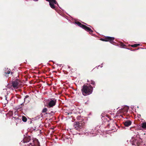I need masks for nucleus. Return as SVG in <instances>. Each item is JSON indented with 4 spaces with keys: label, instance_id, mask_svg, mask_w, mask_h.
Instances as JSON below:
<instances>
[{
    "label": "nucleus",
    "instance_id": "nucleus-13",
    "mask_svg": "<svg viewBox=\"0 0 146 146\" xmlns=\"http://www.w3.org/2000/svg\"><path fill=\"white\" fill-rule=\"evenodd\" d=\"M14 120H15V122H16V123H17V122H21V119H19L17 118H16V117L14 118Z\"/></svg>",
    "mask_w": 146,
    "mask_h": 146
},
{
    "label": "nucleus",
    "instance_id": "nucleus-7",
    "mask_svg": "<svg viewBox=\"0 0 146 146\" xmlns=\"http://www.w3.org/2000/svg\"><path fill=\"white\" fill-rule=\"evenodd\" d=\"M20 82V80L18 79H16L15 81L12 82V86L15 89H17L18 88Z\"/></svg>",
    "mask_w": 146,
    "mask_h": 146
},
{
    "label": "nucleus",
    "instance_id": "nucleus-16",
    "mask_svg": "<svg viewBox=\"0 0 146 146\" xmlns=\"http://www.w3.org/2000/svg\"><path fill=\"white\" fill-rule=\"evenodd\" d=\"M96 131H94V130L92 131H91L90 132V133L91 134H93V136H95V134H96Z\"/></svg>",
    "mask_w": 146,
    "mask_h": 146
},
{
    "label": "nucleus",
    "instance_id": "nucleus-12",
    "mask_svg": "<svg viewBox=\"0 0 146 146\" xmlns=\"http://www.w3.org/2000/svg\"><path fill=\"white\" fill-rule=\"evenodd\" d=\"M142 127L144 129H146V122L142 123Z\"/></svg>",
    "mask_w": 146,
    "mask_h": 146
},
{
    "label": "nucleus",
    "instance_id": "nucleus-15",
    "mask_svg": "<svg viewBox=\"0 0 146 146\" xmlns=\"http://www.w3.org/2000/svg\"><path fill=\"white\" fill-rule=\"evenodd\" d=\"M22 120L24 122H26L27 121V118L25 116H23L22 117Z\"/></svg>",
    "mask_w": 146,
    "mask_h": 146
},
{
    "label": "nucleus",
    "instance_id": "nucleus-5",
    "mask_svg": "<svg viewBox=\"0 0 146 146\" xmlns=\"http://www.w3.org/2000/svg\"><path fill=\"white\" fill-rule=\"evenodd\" d=\"M75 23L78 25V26L84 29L85 30L91 33L92 32V31L90 28L87 27L84 25L82 24L80 22H75Z\"/></svg>",
    "mask_w": 146,
    "mask_h": 146
},
{
    "label": "nucleus",
    "instance_id": "nucleus-1",
    "mask_svg": "<svg viewBox=\"0 0 146 146\" xmlns=\"http://www.w3.org/2000/svg\"><path fill=\"white\" fill-rule=\"evenodd\" d=\"M93 90V88L92 86L89 85H84L82 89V94L84 96H87L91 94Z\"/></svg>",
    "mask_w": 146,
    "mask_h": 146
},
{
    "label": "nucleus",
    "instance_id": "nucleus-25",
    "mask_svg": "<svg viewBox=\"0 0 146 146\" xmlns=\"http://www.w3.org/2000/svg\"><path fill=\"white\" fill-rule=\"evenodd\" d=\"M140 116V115H139V116Z\"/></svg>",
    "mask_w": 146,
    "mask_h": 146
},
{
    "label": "nucleus",
    "instance_id": "nucleus-18",
    "mask_svg": "<svg viewBox=\"0 0 146 146\" xmlns=\"http://www.w3.org/2000/svg\"><path fill=\"white\" fill-rule=\"evenodd\" d=\"M90 83L91 84L93 85H95V83L92 80H91L90 82Z\"/></svg>",
    "mask_w": 146,
    "mask_h": 146
},
{
    "label": "nucleus",
    "instance_id": "nucleus-22",
    "mask_svg": "<svg viewBox=\"0 0 146 146\" xmlns=\"http://www.w3.org/2000/svg\"><path fill=\"white\" fill-rule=\"evenodd\" d=\"M121 46L123 47L124 46V45L122 43H121Z\"/></svg>",
    "mask_w": 146,
    "mask_h": 146
},
{
    "label": "nucleus",
    "instance_id": "nucleus-20",
    "mask_svg": "<svg viewBox=\"0 0 146 146\" xmlns=\"http://www.w3.org/2000/svg\"><path fill=\"white\" fill-rule=\"evenodd\" d=\"M54 111H51L50 113H49V114L51 115H53L54 114Z\"/></svg>",
    "mask_w": 146,
    "mask_h": 146
},
{
    "label": "nucleus",
    "instance_id": "nucleus-10",
    "mask_svg": "<svg viewBox=\"0 0 146 146\" xmlns=\"http://www.w3.org/2000/svg\"><path fill=\"white\" fill-rule=\"evenodd\" d=\"M131 141L132 142V145H139L138 141L136 139L133 140V139H132Z\"/></svg>",
    "mask_w": 146,
    "mask_h": 146
},
{
    "label": "nucleus",
    "instance_id": "nucleus-11",
    "mask_svg": "<svg viewBox=\"0 0 146 146\" xmlns=\"http://www.w3.org/2000/svg\"><path fill=\"white\" fill-rule=\"evenodd\" d=\"M37 144V146H40L39 143L38 141H36ZM27 146H36L35 144V142H33V143H29Z\"/></svg>",
    "mask_w": 146,
    "mask_h": 146
},
{
    "label": "nucleus",
    "instance_id": "nucleus-4",
    "mask_svg": "<svg viewBox=\"0 0 146 146\" xmlns=\"http://www.w3.org/2000/svg\"><path fill=\"white\" fill-rule=\"evenodd\" d=\"M129 107L125 106L122 107L117 111L118 113H123L125 114L128 111Z\"/></svg>",
    "mask_w": 146,
    "mask_h": 146
},
{
    "label": "nucleus",
    "instance_id": "nucleus-14",
    "mask_svg": "<svg viewBox=\"0 0 146 146\" xmlns=\"http://www.w3.org/2000/svg\"><path fill=\"white\" fill-rule=\"evenodd\" d=\"M47 111V109L46 108H44L42 110V113H46V114L47 113H46V112Z\"/></svg>",
    "mask_w": 146,
    "mask_h": 146
},
{
    "label": "nucleus",
    "instance_id": "nucleus-3",
    "mask_svg": "<svg viewBox=\"0 0 146 146\" xmlns=\"http://www.w3.org/2000/svg\"><path fill=\"white\" fill-rule=\"evenodd\" d=\"M56 100L54 99H52L48 100L47 107L48 108L53 107L56 105Z\"/></svg>",
    "mask_w": 146,
    "mask_h": 146
},
{
    "label": "nucleus",
    "instance_id": "nucleus-19",
    "mask_svg": "<svg viewBox=\"0 0 146 146\" xmlns=\"http://www.w3.org/2000/svg\"><path fill=\"white\" fill-rule=\"evenodd\" d=\"M10 70L9 69V70H8V71L7 72H5L7 74H10Z\"/></svg>",
    "mask_w": 146,
    "mask_h": 146
},
{
    "label": "nucleus",
    "instance_id": "nucleus-17",
    "mask_svg": "<svg viewBox=\"0 0 146 146\" xmlns=\"http://www.w3.org/2000/svg\"><path fill=\"white\" fill-rule=\"evenodd\" d=\"M139 45H140V44H134L133 45H131V46L133 47H137V46H139Z\"/></svg>",
    "mask_w": 146,
    "mask_h": 146
},
{
    "label": "nucleus",
    "instance_id": "nucleus-6",
    "mask_svg": "<svg viewBox=\"0 0 146 146\" xmlns=\"http://www.w3.org/2000/svg\"><path fill=\"white\" fill-rule=\"evenodd\" d=\"M48 1L49 3V5L50 7L53 9H54L55 7L54 5L55 4H57L58 5V4L55 0H46Z\"/></svg>",
    "mask_w": 146,
    "mask_h": 146
},
{
    "label": "nucleus",
    "instance_id": "nucleus-23",
    "mask_svg": "<svg viewBox=\"0 0 146 146\" xmlns=\"http://www.w3.org/2000/svg\"><path fill=\"white\" fill-rule=\"evenodd\" d=\"M78 118H79V117H77V118L78 119Z\"/></svg>",
    "mask_w": 146,
    "mask_h": 146
},
{
    "label": "nucleus",
    "instance_id": "nucleus-24",
    "mask_svg": "<svg viewBox=\"0 0 146 146\" xmlns=\"http://www.w3.org/2000/svg\"><path fill=\"white\" fill-rule=\"evenodd\" d=\"M140 116V115H139V116Z\"/></svg>",
    "mask_w": 146,
    "mask_h": 146
},
{
    "label": "nucleus",
    "instance_id": "nucleus-2",
    "mask_svg": "<svg viewBox=\"0 0 146 146\" xmlns=\"http://www.w3.org/2000/svg\"><path fill=\"white\" fill-rule=\"evenodd\" d=\"M74 127L76 130L80 131L83 129L84 126L82 123L75 122L74 123Z\"/></svg>",
    "mask_w": 146,
    "mask_h": 146
},
{
    "label": "nucleus",
    "instance_id": "nucleus-8",
    "mask_svg": "<svg viewBox=\"0 0 146 146\" xmlns=\"http://www.w3.org/2000/svg\"><path fill=\"white\" fill-rule=\"evenodd\" d=\"M114 39V38L113 37H111L107 36L106 37L105 39L101 38V40L103 41H109L111 43L113 42V41Z\"/></svg>",
    "mask_w": 146,
    "mask_h": 146
},
{
    "label": "nucleus",
    "instance_id": "nucleus-21",
    "mask_svg": "<svg viewBox=\"0 0 146 146\" xmlns=\"http://www.w3.org/2000/svg\"><path fill=\"white\" fill-rule=\"evenodd\" d=\"M29 96L28 95H27L25 97V98H24V100H25V99L27 98H28L29 97Z\"/></svg>",
    "mask_w": 146,
    "mask_h": 146
},
{
    "label": "nucleus",
    "instance_id": "nucleus-9",
    "mask_svg": "<svg viewBox=\"0 0 146 146\" xmlns=\"http://www.w3.org/2000/svg\"><path fill=\"white\" fill-rule=\"evenodd\" d=\"M124 124L125 126L128 127L131 125V122L129 120H127L124 122Z\"/></svg>",
    "mask_w": 146,
    "mask_h": 146
}]
</instances>
